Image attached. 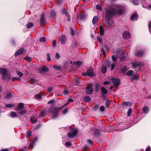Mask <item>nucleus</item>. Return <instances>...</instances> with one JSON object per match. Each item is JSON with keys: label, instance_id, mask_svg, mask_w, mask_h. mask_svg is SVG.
Returning <instances> with one entry per match:
<instances>
[{"label": "nucleus", "instance_id": "nucleus-35", "mask_svg": "<svg viewBox=\"0 0 151 151\" xmlns=\"http://www.w3.org/2000/svg\"><path fill=\"white\" fill-rule=\"evenodd\" d=\"M97 40L100 43H102V37L100 36H99L97 37Z\"/></svg>", "mask_w": 151, "mask_h": 151}, {"label": "nucleus", "instance_id": "nucleus-13", "mask_svg": "<svg viewBox=\"0 0 151 151\" xmlns=\"http://www.w3.org/2000/svg\"><path fill=\"white\" fill-rule=\"evenodd\" d=\"M60 41L62 44H65L66 42V37L64 35L61 36L60 38Z\"/></svg>", "mask_w": 151, "mask_h": 151}, {"label": "nucleus", "instance_id": "nucleus-36", "mask_svg": "<svg viewBox=\"0 0 151 151\" xmlns=\"http://www.w3.org/2000/svg\"><path fill=\"white\" fill-rule=\"evenodd\" d=\"M33 25V24L31 22H29L27 25V27L28 28H30L32 27Z\"/></svg>", "mask_w": 151, "mask_h": 151}, {"label": "nucleus", "instance_id": "nucleus-30", "mask_svg": "<svg viewBox=\"0 0 151 151\" xmlns=\"http://www.w3.org/2000/svg\"><path fill=\"white\" fill-rule=\"evenodd\" d=\"M124 106H131V103L129 102H124L122 104Z\"/></svg>", "mask_w": 151, "mask_h": 151}, {"label": "nucleus", "instance_id": "nucleus-23", "mask_svg": "<svg viewBox=\"0 0 151 151\" xmlns=\"http://www.w3.org/2000/svg\"><path fill=\"white\" fill-rule=\"evenodd\" d=\"M100 34L101 36H103L104 34V29L102 26H100L99 27Z\"/></svg>", "mask_w": 151, "mask_h": 151}, {"label": "nucleus", "instance_id": "nucleus-2", "mask_svg": "<svg viewBox=\"0 0 151 151\" xmlns=\"http://www.w3.org/2000/svg\"><path fill=\"white\" fill-rule=\"evenodd\" d=\"M58 109L53 106H51L48 109V111L51 114H54L52 116L51 119H55L58 118Z\"/></svg>", "mask_w": 151, "mask_h": 151}, {"label": "nucleus", "instance_id": "nucleus-20", "mask_svg": "<svg viewBox=\"0 0 151 151\" xmlns=\"http://www.w3.org/2000/svg\"><path fill=\"white\" fill-rule=\"evenodd\" d=\"M6 73H7V71L5 68H0V73L2 75H4Z\"/></svg>", "mask_w": 151, "mask_h": 151}, {"label": "nucleus", "instance_id": "nucleus-6", "mask_svg": "<svg viewBox=\"0 0 151 151\" xmlns=\"http://www.w3.org/2000/svg\"><path fill=\"white\" fill-rule=\"evenodd\" d=\"M11 76L10 74L7 73L4 75L2 76V78L3 80H5L8 81H9L11 79Z\"/></svg>", "mask_w": 151, "mask_h": 151}, {"label": "nucleus", "instance_id": "nucleus-64", "mask_svg": "<svg viewBox=\"0 0 151 151\" xmlns=\"http://www.w3.org/2000/svg\"><path fill=\"white\" fill-rule=\"evenodd\" d=\"M12 96V94L11 93H8L6 95V97L7 98H11Z\"/></svg>", "mask_w": 151, "mask_h": 151}, {"label": "nucleus", "instance_id": "nucleus-42", "mask_svg": "<svg viewBox=\"0 0 151 151\" xmlns=\"http://www.w3.org/2000/svg\"><path fill=\"white\" fill-rule=\"evenodd\" d=\"M133 71L132 70H130L127 73V75L128 76H131L133 73Z\"/></svg>", "mask_w": 151, "mask_h": 151}, {"label": "nucleus", "instance_id": "nucleus-27", "mask_svg": "<svg viewBox=\"0 0 151 151\" xmlns=\"http://www.w3.org/2000/svg\"><path fill=\"white\" fill-rule=\"evenodd\" d=\"M53 67L55 69L57 70L60 71L61 70V68L60 66L58 65H54L53 66Z\"/></svg>", "mask_w": 151, "mask_h": 151}, {"label": "nucleus", "instance_id": "nucleus-24", "mask_svg": "<svg viewBox=\"0 0 151 151\" xmlns=\"http://www.w3.org/2000/svg\"><path fill=\"white\" fill-rule=\"evenodd\" d=\"M142 110L143 112L145 114L148 113L149 111V108L146 106L143 107Z\"/></svg>", "mask_w": 151, "mask_h": 151}, {"label": "nucleus", "instance_id": "nucleus-40", "mask_svg": "<svg viewBox=\"0 0 151 151\" xmlns=\"http://www.w3.org/2000/svg\"><path fill=\"white\" fill-rule=\"evenodd\" d=\"M86 16L84 14H81L80 15L79 18L81 20L83 19H85Z\"/></svg>", "mask_w": 151, "mask_h": 151}, {"label": "nucleus", "instance_id": "nucleus-60", "mask_svg": "<svg viewBox=\"0 0 151 151\" xmlns=\"http://www.w3.org/2000/svg\"><path fill=\"white\" fill-rule=\"evenodd\" d=\"M87 142L88 143H89L90 145H93V141L90 139H88Z\"/></svg>", "mask_w": 151, "mask_h": 151}, {"label": "nucleus", "instance_id": "nucleus-46", "mask_svg": "<svg viewBox=\"0 0 151 151\" xmlns=\"http://www.w3.org/2000/svg\"><path fill=\"white\" fill-rule=\"evenodd\" d=\"M5 106L7 108H11L13 106V105L12 104H6Z\"/></svg>", "mask_w": 151, "mask_h": 151}, {"label": "nucleus", "instance_id": "nucleus-62", "mask_svg": "<svg viewBox=\"0 0 151 151\" xmlns=\"http://www.w3.org/2000/svg\"><path fill=\"white\" fill-rule=\"evenodd\" d=\"M63 93L64 94H69V92L68 90L66 89L64 90Z\"/></svg>", "mask_w": 151, "mask_h": 151}, {"label": "nucleus", "instance_id": "nucleus-7", "mask_svg": "<svg viewBox=\"0 0 151 151\" xmlns=\"http://www.w3.org/2000/svg\"><path fill=\"white\" fill-rule=\"evenodd\" d=\"M49 70V68L45 65H43L39 69V71L40 73H42L44 72H47Z\"/></svg>", "mask_w": 151, "mask_h": 151}, {"label": "nucleus", "instance_id": "nucleus-61", "mask_svg": "<svg viewBox=\"0 0 151 151\" xmlns=\"http://www.w3.org/2000/svg\"><path fill=\"white\" fill-rule=\"evenodd\" d=\"M115 65L114 63H112L111 64V70L112 71L114 69V67H115Z\"/></svg>", "mask_w": 151, "mask_h": 151}, {"label": "nucleus", "instance_id": "nucleus-34", "mask_svg": "<svg viewBox=\"0 0 151 151\" xmlns=\"http://www.w3.org/2000/svg\"><path fill=\"white\" fill-rule=\"evenodd\" d=\"M10 115L12 117H16L17 116V114L14 112L12 111L10 113Z\"/></svg>", "mask_w": 151, "mask_h": 151}, {"label": "nucleus", "instance_id": "nucleus-53", "mask_svg": "<svg viewBox=\"0 0 151 151\" xmlns=\"http://www.w3.org/2000/svg\"><path fill=\"white\" fill-rule=\"evenodd\" d=\"M65 145L66 147H69L71 146V144L70 142H68L65 143Z\"/></svg>", "mask_w": 151, "mask_h": 151}, {"label": "nucleus", "instance_id": "nucleus-57", "mask_svg": "<svg viewBox=\"0 0 151 151\" xmlns=\"http://www.w3.org/2000/svg\"><path fill=\"white\" fill-rule=\"evenodd\" d=\"M96 9H97L99 10L100 11L102 10V8L101 7V6L99 5H96Z\"/></svg>", "mask_w": 151, "mask_h": 151}, {"label": "nucleus", "instance_id": "nucleus-32", "mask_svg": "<svg viewBox=\"0 0 151 151\" xmlns=\"http://www.w3.org/2000/svg\"><path fill=\"white\" fill-rule=\"evenodd\" d=\"M56 15V13L54 11H52L50 13V17H54Z\"/></svg>", "mask_w": 151, "mask_h": 151}, {"label": "nucleus", "instance_id": "nucleus-37", "mask_svg": "<svg viewBox=\"0 0 151 151\" xmlns=\"http://www.w3.org/2000/svg\"><path fill=\"white\" fill-rule=\"evenodd\" d=\"M74 81L75 84L78 85L80 84V80L78 78H75L74 79Z\"/></svg>", "mask_w": 151, "mask_h": 151}, {"label": "nucleus", "instance_id": "nucleus-56", "mask_svg": "<svg viewBox=\"0 0 151 151\" xmlns=\"http://www.w3.org/2000/svg\"><path fill=\"white\" fill-rule=\"evenodd\" d=\"M45 112L44 111H42L40 113V116L42 117L45 114Z\"/></svg>", "mask_w": 151, "mask_h": 151}, {"label": "nucleus", "instance_id": "nucleus-29", "mask_svg": "<svg viewBox=\"0 0 151 151\" xmlns=\"http://www.w3.org/2000/svg\"><path fill=\"white\" fill-rule=\"evenodd\" d=\"M38 138L37 137H35L34 139L32 142V143L30 144L29 146V147L30 148L33 147V145L35 143V142L37 140Z\"/></svg>", "mask_w": 151, "mask_h": 151}, {"label": "nucleus", "instance_id": "nucleus-8", "mask_svg": "<svg viewBox=\"0 0 151 151\" xmlns=\"http://www.w3.org/2000/svg\"><path fill=\"white\" fill-rule=\"evenodd\" d=\"M144 64L142 62H134L132 63V67L135 68L137 67H140L143 65Z\"/></svg>", "mask_w": 151, "mask_h": 151}, {"label": "nucleus", "instance_id": "nucleus-25", "mask_svg": "<svg viewBox=\"0 0 151 151\" xmlns=\"http://www.w3.org/2000/svg\"><path fill=\"white\" fill-rule=\"evenodd\" d=\"M101 71L103 73H106L107 71L106 67L105 66H102L101 68Z\"/></svg>", "mask_w": 151, "mask_h": 151}, {"label": "nucleus", "instance_id": "nucleus-12", "mask_svg": "<svg viewBox=\"0 0 151 151\" xmlns=\"http://www.w3.org/2000/svg\"><path fill=\"white\" fill-rule=\"evenodd\" d=\"M112 80L113 84L115 85H118L120 84V81L119 79L113 78H112Z\"/></svg>", "mask_w": 151, "mask_h": 151}, {"label": "nucleus", "instance_id": "nucleus-31", "mask_svg": "<svg viewBox=\"0 0 151 151\" xmlns=\"http://www.w3.org/2000/svg\"><path fill=\"white\" fill-rule=\"evenodd\" d=\"M83 100L86 102H89L91 100L90 98L88 96H86L83 98Z\"/></svg>", "mask_w": 151, "mask_h": 151}, {"label": "nucleus", "instance_id": "nucleus-28", "mask_svg": "<svg viewBox=\"0 0 151 151\" xmlns=\"http://www.w3.org/2000/svg\"><path fill=\"white\" fill-rule=\"evenodd\" d=\"M74 63L75 65L78 67H79L82 64V63L81 62L78 61L75 62Z\"/></svg>", "mask_w": 151, "mask_h": 151}, {"label": "nucleus", "instance_id": "nucleus-33", "mask_svg": "<svg viewBox=\"0 0 151 151\" xmlns=\"http://www.w3.org/2000/svg\"><path fill=\"white\" fill-rule=\"evenodd\" d=\"M94 134L96 136H98L100 135V131L97 129H96L94 131Z\"/></svg>", "mask_w": 151, "mask_h": 151}, {"label": "nucleus", "instance_id": "nucleus-15", "mask_svg": "<svg viewBox=\"0 0 151 151\" xmlns=\"http://www.w3.org/2000/svg\"><path fill=\"white\" fill-rule=\"evenodd\" d=\"M88 76L90 77H92L93 76V69L90 68L88 70L87 72Z\"/></svg>", "mask_w": 151, "mask_h": 151}, {"label": "nucleus", "instance_id": "nucleus-45", "mask_svg": "<svg viewBox=\"0 0 151 151\" xmlns=\"http://www.w3.org/2000/svg\"><path fill=\"white\" fill-rule=\"evenodd\" d=\"M117 56H115L114 55H113L112 57V60L114 62H115L117 61Z\"/></svg>", "mask_w": 151, "mask_h": 151}, {"label": "nucleus", "instance_id": "nucleus-5", "mask_svg": "<svg viewBox=\"0 0 151 151\" xmlns=\"http://www.w3.org/2000/svg\"><path fill=\"white\" fill-rule=\"evenodd\" d=\"M77 131L75 129H72L70 132L68 133V136L70 138H72L76 135Z\"/></svg>", "mask_w": 151, "mask_h": 151}, {"label": "nucleus", "instance_id": "nucleus-47", "mask_svg": "<svg viewBox=\"0 0 151 151\" xmlns=\"http://www.w3.org/2000/svg\"><path fill=\"white\" fill-rule=\"evenodd\" d=\"M35 97L37 99H41V96L39 94H37L35 96Z\"/></svg>", "mask_w": 151, "mask_h": 151}, {"label": "nucleus", "instance_id": "nucleus-1", "mask_svg": "<svg viewBox=\"0 0 151 151\" xmlns=\"http://www.w3.org/2000/svg\"><path fill=\"white\" fill-rule=\"evenodd\" d=\"M116 10L114 9H110L106 11V20L109 24H111L113 23L112 16L115 13Z\"/></svg>", "mask_w": 151, "mask_h": 151}, {"label": "nucleus", "instance_id": "nucleus-44", "mask_svg": "<svg viewBox=\"0 0 151 151\" xmlns=\"http://www.w3.org/2000/svg\"><path fill=\"white\" fill-rule=\"evenodd\" d=\"M53 89V88L52 87H50L48 88L47 91L48 93H50Z\"/></svg>", "mask_w": 151, "mask_h": 151}, {"label": "nucleus", "instance_id": "nucleus-55", "mask_svg": "<svg viewBox=\"0 0 151 151\" xmlns=\"http://www.w3.org/2000/svg\"><path fill=\"white\" fill-rule=\"evenodd\" d=\"M31 130L29 131V132L28 133H27L26 135L27 138H28L30 136H31Z\"/></svg>", "mask_w": 151, "mask_h": 151}, {"label": "nucleus", "instance_id": "nucleus-50", "mask_svg": "<svg viewBox=\"0 0 151 151\" xmlns=\"http://www.w3.org/2000/svg\"><path fill=\"white\" fill-rule=\"evenodd\" d=\"M132 111V109L131 108L129 109L127 111V116H129L131 114Z\"/></svg>", "mask_w": 151, "mask_h": 151}, {"label": "nucleus", "instance_id": "nucleus-41", "mask_svg": "<svg viewBox=\"0 0 151 151\" xmlns=\"http://www.w3.org/2000/svg\"><path fill=\"white\" fill-rule=\"evenodd\" d=\"M20 79L18 77H13L12 78V81H19Z\"/></svg>", "mask_w": 151, "mask_h": 151}, {"label": "nucleus", "instance_id": "nucleus-14", "mask_svg": "<svg viewBox=\"0 0 151 151\" xmlns=\"http://www.w3.org/2000/svg\"><path fill=\"white\" fill-rule=\"evenodd\" d=\"M24 49L23 48H21L16 52L15 54V56L17 57L18 55H19L24 51Z\"/></svg>", "mask_w": 151, "mask_h": 151}, {"label": "nucleus", "instance_id": "nucleus-26", "mask_svg": "<svg viewBox=\"0 0 151 151\" xmlns=\"http://www.w3.org/2000/svg\"><path fill=\"white\" fill-rule=\"evenodd\" d=\"M98 17L96 16H95L93 18L92 22L93 24H95L98 21Z\"/></svg>", "mask_w": 151, "mask_h": 151}, {"label": "nucleus", "instance_id": "nucleus-11", "mask_svg": "<svg viewBox=\"0 0 151 151\" xmlns=\"http://www.w3.org/2000/svg\"><path fill=\"white\" fill-rule=\"evenodd\" d=\"M93 89L91 86H88L87 87L86 92L88 94H91L93 92Z\"/></svg>", "mask_w": 151, "mask_h": 151}, {"label": "nucleus", "instance_id": "nucleus-49", "mask_svg": "<svg viewBox=\"0 0 151 151\" xmlns=\"http://www.w3.org/2000/svg\"><path fill=\"white\" fill-rule=\"evenodd\" d=\"M25 59L28 61L30 62L32 60V58L30 57H27L25 58Z\"/></svg>", "mask_w": 151, "mask_h": 151}, {"label": "nucleus", "instance_id": "nucleus-39", "mask_svg": "<svg viewBox=\"0 0 151 151\" xmlns=\"http://www.w3.org/2000/svg\"><path fill=\"white\" fill-rule=\"evenodd\" d=\"M133 2V4L135 5H137L139 3V0H131Z\"/></svg>", "mask_w": 151, "mask_h": 151}, {"label": "nucleus", "instance_id": "nucleus-52", "mask_svg": "<svg viewBox=\"0 0 151 151\" xmlns=\"http://www.w3.org/2000/svg\"><path fill=\"white\" fill-rule=\"evenodd\" d=\"M17 73L19 77H22L23 76V75L22 73L20 71H17Z\"/></svg>", "mask_w": 151, "mask_h": 151}, {"label": "nucleus", "instance_id": "nucleus-16", "mask_svg": "<svg viewBox=\"0 0 151 151\" xmlns=\"http://www.w3.org/2000/svg\"><path fill=\"white\" fill-rule=\"evenodd\" d=\"M45 16V14L44 13H42L41 15L40 20V23L42 24H44L45 23V20L44 19Z\"/></svg>", "mask_w": 151, "mask_h": 151}, {"label": "nucleus", "instance_id": "nucleus-63", "mask_svg": "<svg viewBox=\"0 0 151 151\" xmlns=\"http://www.w3.org/2000/svg\"><path fill=\"white\" fill-rule=\"evenodd\" d=\"M62 12L63 13H64L65 14V15H66V16H68V13L65 9H63L62 10Z\"/></svg>", "mask_w": 151, "mask_h": 151}, {"label": "nucleus", "instance_id": "nucleus-17", "mask_svg": "<svg viewBox=\"0 0 151 151\" xmlns=\"http://www.w3.org/2000/svg\"><path fill=\"white\" fill-rule=\"evenodd\" d=\"M37 118L34 116H32L31 117L30 120L32 123H35L37 122Z\"/></svg>", "mask_w": 151, "mask_h": 151}, {"label": "nucleus", "instance_id": "nucleus-4", "mask_svg": "<svg viewBox=\"0 0 151 151\" xmlns=\"http://www.w3.org/2000/svg\"><path fill=\"white\" fill-rule=\"evenodd\" d=\"M111 9H114L116 10L115 13L116 12L118 14L121 15L123 14L124 8L121 6H117L115 8H112Z\"/></svg>", "mask_w": 151, "mask_h": 151}, {"label": "nucleus", "instance_id": "nucleus-43", "mask_svg": "<svg viewBox=\"0 0 151 151\" xmlns=\"http://www.w3.org/2000/svg\"><path fill=\"white\" fill-rule=\"evenodd\" d=\"M110 102L109 101H107L105 103V106L106 107L108 108H109V105L110 104Z\"/></svg>", "mask_w": 151, "mask_h": 151}, {"label": "nucleus", "instance_id": "nucleus-10", "mask_svg": "<svg viewBox=\"0 0 151 151\" xmlns=\"http://www.w3.org/2000/svg\"><path fill=\"white\" fill-rule=\"evenodd\" d=\"M123 37L125 39H127L130 37V34L129 32L127 31H124L122 33Z\"/></svg>", "mask_w": 151, "mask_h": 151}, {"label": "nucleus", "instance_id": "nucleus-38", "mask_svg": "<svg viewBox=\"0 0 151 151\" xmlns=\"http://www.w3.org/2000/svg\"><path fill=\"white\" fill-rule=\"evenodd\" d=\"M127 70V67H123L121 69V70L122 73H124Z\"/></svg>", "mask_w": 151, "mask_h": 151}, {"label": "nucleus", "instance_id": "nucleus-18", "mask_svg": "<svg viewBox=\"0 0 151 151\" xmlns=\"http://www.w3.org/2000/svg\"><path fill=\"white\" fill-rule=\"evenodd\" d=\"M101 91L102 95H104L106 94L107 93V90L105 88L104 86H102L101 88Z\"/></svg>", "mask_w": 151, "mask_h": 151}, {"label": "nucleus", "instance_id": "nucleus-9", "mask_svg": "<svg viewBox=\"0 0 151 151\" xmlns=\"http://www.w3.org/2000/svg\"><path fill=\"white\" fill-rule=\"evenodd\" d=\"M145 53V51L143 50L136 51L135 52L136 56L138 57H141L143 56Z\"/></svg>", "mask_w": 151, "mask_h": 151}, {"label": "nucleus", "instance_id": "nucleus-51", "mask_svg": "<svg viewBox=\"0 0 151 151\" xmlns=\"http://www.w3.org/2000/svg\"><path fill=\"white\" fill-rule=\"evenodd\" d=\"M40 42H45V37H43L42 38H40Z\"/></svg>", "mask_w": 151, "mask_h": 151}, {"label": "nucleus", "instance_id": "nucleus-21", "mask_svg": "<svg viewBox=\"0 0 151 151\" xmlns=\"http://www.w3.org/2000/svg\"><path fill=\"white\" fill-rule=\"evenodd\" d=\"M139 76L138 74H136L133 76L130 79V81L133 82L134 80H137L139 78Z\"/></svg>", "mask_w": 151, "mask_h": 151}, {"label": "nucleus", "instance_id": "nucleus-54", "mask_svg": "<svg viewBox=\"0 0 151 151\" xmlns=\"http://www.w3.org/2000/svg\"><path fill=\"white\" fill-rule=\"evenodd\" d=\"M148 28L149 32L151 34V22H149L148 24Z\"/></svg>", "mask_w": 151, "mask_h": 151}, {"label": "nucleus", "instance_id": "nucleus-59", "mask_svg": "<svg viewBox=\"0 0 151 151\" xmlns=\"http://www.w3.org/2000/svg\"><path fill=\"white\" fill-rule=\"evenodd\" d=\"M105 108L104 106H101L100 108V109L101 111H103L105 110Z\"/></svg>", "mask_w": 151, "mask_h": 151}, {"label": "nucleus", "instance_id": "nucleus-19", "mask_svg": "<svg viewBox=\"0 0 151 151\" xmlns=\"http://www.w3.org/2000/svg\"><path fill=\"white\" fill-rule=\"evenodd\" d=\"M138 16L135 13L133 14L131 16V19L132 20H136L138 19Z\"/></svg>", "mask_w": 151, "mask_h": 151}, {"label": "nucleus", "instance_id": "nucleus-58", "mask_svg": "<svg viewBox=\"0 0 151 151\" xmlns=\"http://www.w3.org/2000/svg\"><path fill=\"white\" fill-rule=\"evenodd\" d=\"M70 29H71L70 33L73 35H74L75 34V32H74V30L72 29V27H70Z\"/></svg>", "mask_w": 151, "mask_h": 151}, {"label": "nucleus", "instance_id": "nucleus-3", "mask_svg": "<svg viewBox=\"0 0 151 151\" xmlns=\"http://www.w3.org/2000/svg\"><path fill=\"white\" fill-rule=\"evenodd\" d=\"M24 108V104L22 103H20L18 104V107L16 109V110H19V113L21 115H23L26 112L25 109L22 110Z\"/></svg>", "mask_w": 151, "mask_h": 151}, {"label": "nucleus", "instance_id": "nucleus-22", "mask_svg": "<svg viewBox=\"0 0 151 151\" xmlns=\"http://www.w3.org/2000/svg\"><path fill=\"white\" fill-rule=\"evenodd\" d=\"M124 54L125 52H123L121 55L120 57H119L120 60L121 62L124 61L125 60V58L124 56Z\"/></svg>", "mask_w": 151, "mask_h": 151}, {"label": "nucleus", "instance_id": "nucleus-48", "mask_svg": "<svg viewBox=\"0 0 151 151\" xmlns=\"http://www.w3.org/2000/svg\"><path fill=\"white\" fill-rule=\"evenodd\" d=\"M55 101L53 100H52L49 101L48 102L47 104H55Z\"/></svg>", "mask_w": 151, "mask_h": 151}]
</instances>
